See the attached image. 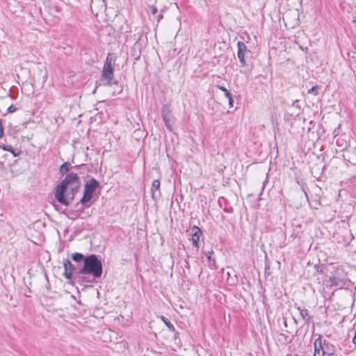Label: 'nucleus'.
Returning a JSON list of instances; mask_svg holds the SVG:
<instances>
[{"label": "nucleus", "mask_w": 356, "mask_h": 356, "mask_svg": "<svg viewBox=\"0 0 356 356\" xmlns=\"http://www.w3.org/2000/svg\"><path fill=\"white\" fill-rule=\"evenodd\" d=\"M300 13L298 9L290 10L285 13L284 20L285 24L291 28H294L299 24Z\"/></svg>", "instance_id": "obj_5"}, {"label": "nucleus", "mask_w": 356, "mask_h": 356, "mask_svg": "<svg viewBox=\"0 0 356 356\" xmlns=\"http://www.w3.org/2000/svg\"><path fill=\"white\" fill-rule=\"evenodd\" d=\"M163 120L165 123V125L167 127V128L170 130L172 129V123L171 120V116L170 115L165 116V115H163V117L162 118Z\"/></svg>", "instance_id": "obj_13"}, {"label": "nucleus", "mask_w": 356, "mask_h": 356, "mask_svg": "<svg viewBox=\"0 0 356 356\" xmlns=\"http://www.w3.org/2000/svg\"><path fill=\"white\" fill-rule=\"evenodd\" d=\"M115 68V60H113L112 55L109 53L107 55L106 61L104 65L102 74L101 77V81L104 85H109L113 78V72Z\"/></svg>", "instance_id": "obj_3"}, {"label": "nucleus", "mask_w": 356, "mask_h": 356, "mask_svg": "<svg viewBox=\"0 0 356 356\" xmlns=\"http://www.w3.org/2000/svg\"><path fill=\"white\" fill-rule=\"evenodd\" d=\"M98 186H99V182L95 179H90L85 184L84 190H83V195L80 201L81 203L85 207H90L89 202H90V200L92 199L93 193H94L95 191L97 189V188L98 187Z\"/></svg>", "instance_id": "obj_4"}, {"label": "nucleus", "mask_w": 356, "mask_h": 356, "mask_svg": "<svg viewBox=\"0 0 356 356\" xmlns=\"http://www.w3.org/2000/svg\"><path fill=\"white\" fill-rule=\"evenodd\" d=\"M162 17H163V16H162V15L159 16V19H158V20L159 21L161 19H162Z\"/></svg>", "instance_id": "obj_30"}, {"label": "nucleus", "mask_w": 356, "mask_h": 356, "mask_svg": "<svg viewBox=\"0 0 356 356\" xmlns=\"http://www.w3.org/2000/svg\"><path fill=\"white\" fill-rule=\"evenodd\" d=\"M237 47H238V52H237L238 58L240 62L241 63V64L243 65H245V52L247 51V47L243 42H238Z\"/></svg>", "instance_id": "obj_9"}, {"label": "nucleus", "mask_w": 356, "mask_h": 356, "mask_svg": "<svg viewBox=\"0 0 356 356\" xmlns=\"http://www.w3.org/2000/svg\"><path fill=\"white\" fill-rule=\"evenodd\" d=\"M161 319L162 321L165 323V324L168 327V328L171 330H174V326L167 319L165 318V317L163 316H161Z\"/></svg>", "instance_id": "obj_17"}, {"label": "nucleus", "mask_w": 356, "mask_h": 356, "mask_svg": "<svg viewBox=\"0 0 356 356\" xmlns=\"http://www.w3.org/2000/svg\"><path fill=\"white\" fill-rule=\"evenodd\" d=\"M201 234H202V231L198 227L193 226L191 228V240H192L193 245L196 248H199L198 244H199L200 237Z\"/></svg>", "instance_id": "obj_8"}, {"label": "nucleus", "mask_w": 356, "mask_h": 356, "mask_svg": "<svg viewBox=\"0 0 356 356\" xmlns=\"http://www.w3.org/2000/svg\"><path fill=\"white\" fill-rule=\"evenodd\" d=\"M69 168H70V163H64L63 164H62L60 165V172L63 174L65 173L69 170Z\"/></svg>", "instance_id": "obj_15"}, {"label": "nucleus", "mask_w": 356, "mask_h": 356, "mask_svg": "<svg viewBox=\"0 0 356 356\" xmlns=\"http://www.w3.org/2000/svg\"><path fill=\"white\" fill-rule=\"evenodd\" d=\"M149 8L152 15H155L157 12V8L155 6H149Z\"/></svg>", "instance_id": "obj_20"}, {"label": "nucleus", "mask_w": 356, "mask_h": 356, "mask_svg": "<svg viewBox=\"0 0 356 356\" xmlns=\"http://www.w3.org/2000/svg\"><path fill=\"white\" fill-rule=\"evenodd\" d=\"M218 88L222 90V92H224L225 93L227 92L228 91V90L225 88L224 86H218Z\"/></svg>", "instance_id": "obj_22"}, {"label": "nucleus", "mask_w": 356, "mask_h": 356, "mask_svg": "<svg viewBox=\"0 0 356 356\" xmlns=\"http://www.w3.org/2000/svg\"><path fill=\"white\" fill-rule=\"evenodd\" d=\"M314 356H325V341L323 342L319 337L314 341Z\"/></svg>", "instance_id": "obj_7"}, {"label": "nucleus", "mask_w": 356, "mask_h": 356, "mask_svg": "<svg viewBox=\"0 0 356 356\" xmlns=\"http://www.w3.org/2000/svg\"><path fill=\"white\" fill-rule=\"evenodd\" d=\"M3 149L6 150L7 145H1L0 146Z\"/></svg>", "instance_id": "obj_29"}, {"label": "nucleus", "mask_w": 356, "mask_h": 356, "mask_svg": "<svg viewBox=\"0 0 356 356\" xmlns=\"http://www.w3.org/2000/svg\"><path fill=\"white\" fill-rule=\"evenodd\" d=\"M211 252H209L208 253H206V256L207 257L208 259H211Z\"/></svg>", "instance_id": "obj_27"}, {"label": "nucleus", "mask_w": 356, "mask_h": 356, "mask_svg": "<svg viewBox=\"0 0 356 356\" xmlns=\"http://www.w3.org/2000/svg\"><path fill=\"white\" fill-rule=\"evenodd\" d=\"M127 318L126 319V321H124V318H125V316H122V314L120 315V317H118L117 318V320L118 321V322L122 324L123 326H127L129 325V318L130 317L129 314L127 313Z\"/></svg>", "instance_id": "obj_14"}, {"label": "nucleus", "mask_w": 356, "mask_h": 356, "mask_svg": "<svg viewBox=\"0 0 356 356\" xmlns=\"http://www.w3.org/2000/svg\"><path fill=\"white\" fill-rule=\"evenodd\" d=\"M225 95L228 99H229V98H232V94H231L229 91H227V92H225Z\"/></svg>", "instance_id": "obj_25"}, {"label": "nucleus", "mask_w": 356, "mask_h": 356, "mask_svg": "<svg viewBox=\"0 0 356 356\" xmlns=\"http://www.w3.org/2000/svg\"><path fill=\"white\" fill-rule=\"evenodd\" d=\"M309 93H312L314 95H317L318 94V87L317 86H313L309 90Z\"/></svg>", "instance_id": "obj_19"}, {"label": "nucleus", "mask_w": 356, "mask_h": 356, "mask_svg": "<svg viewBox=\"0 0 356 356\" xmlns=\"http://www.w3.org/2000/svg\"><path fill=\"white\" fill-rule=\"evenodd\" d=\"M15 111H16V108H15V106H13V105H11V106H10L8 108V111L9 113H13V112H15Z\"/></svg>", "instance_id": "obj_21"}, {"label": "nucleus", "mask_w": 356, "mask_h": 356, "mask_svg": "<svg viewBox=\"0 0 356 356\" xmlns=\"http://www.w3.org/2000/svg\"><path fill=\"white\" fill-rule=\"evenodd\" d=\"M300 316H302L303 318H305V316H307L308 313H302V312H300V313H298Z\"/></svg>", "instance_id": "obj_26"}, {"label": "nucleus", "mask_w": 356, "mask_h": 356, "mask_svg": "<svg viewBox=\"0 0 356 356\" xmlns=\"http://www.w3.org/2000/svg\"><path fill=\"white\" fill-rule=\"evenodd\" d=\"M161 114H162V118L163 117V115H165V116H168V115H170V111L167 106H163L161 110Z\"/></svg>", "instance_id": "obj_18"}, {"label": "nucleus", "mask_w": 356, "mask_h": 356, "mask_svg": "<svg viewBox=\"0 0 356 356\" xmlns=\"http://www.w3.org/2000/svg\"><path fill=\"white\" fill-rule=\"evenodd\" d=\"M72 258L76 261H79L83 259V255L81 253L76 252L72 255Z\"/></svg>", "instance_id": "obj_16"}, {"label": "nucleus", "mask_w": 356, "mask_h": 356, "mask_svg": "<svg viewBox=\"0 0 356 356\" xmlns=\"http://www.w3.org/2000/svg\"><path fill=\"white\" fill-rule=\"evenodd\" d=\"M228 100H229V107H230V108H232V107H233V106H234V100H233V98H232H232H229V99H228Z\"/></svg>", "instance_id": "obj_23"}, {"label": "nucleus", "mask_w": 356, "mask_h": 356, "mask_svg": "<svg viewBox=\"0 0 356 356\" xmlns=\"http://www.w3.org/2000/svg\"><path fill=\"white\" fill-rule=\"evenodd\" d=\"M80 273L92 275L95 278L101 277L102 274L101 261L95 254L86 257L83 260V266L80 270Z\"/></svg>", "instance_id": "obj_2"}, {"label": "nucleus", "mask_w": 356, "mask_h": 356, "mask_svg": "<svg viewBox=\"0 0 356 356\" xmlns=\"http://www.w3.org/2000/svg\"><path fill=\"white\" fill-rule=\"evenodd\" d=\"M324 284L327 287H339L341 288L345 285L344 282L339 276L338 270H337L333 275L329 276L324 281Z\"/></svg>", "instance_id": "obj_6"}, {"label": "nucleus", "mask_w": 356, "mask_h": 356, "mask_svg": "<svg viewBox=\"0 0 356 356\" xmlns=\"http://www.w3.org/2000/svg\"><path fill=\"white\" fill-rule=\"evenodd\" d=\"M160 188V181L159 179H154L152 183L151 187V193L152 196L154 197L155 195V192L158 191Z\"/></svg>", "instance_id": "obj_12"}, {"label": "nucleus", "mask_w": 356, "mask_h": 356, "mask_svg": "<svg viewBox=\"0 0 356 356\" xmlns=\"http://www.w3.org/2000/svg\"><path fill=\"white\" fill-rule=\"evenodd\" d=\"M325 341V356H337L336 355V348L334 345L330 343L328 341Z\"/></svg>", "instance_id": "obj_11"}, {"label": "nucleus", "mask_w": 356, "mask_h": 356, "mask_svg": "<svg viewBox=\"0 0 356 356\" xmlns=\"http://www.w3.org/2000/svg\"><path fill=\"white\" fill-rule=\"evenodd\" d=\"M6 151L10 152L13 153L15 156V154L14 153L11 146L7 145Z\"/></svg>", "instance_id": "obj_24"}, {"label": "nucleus", "mask_w": 356, "mask_h": 356, "mask_svg": "<svg viewBox=\"0 0 356 356\" xmlns=\"http://www.w3.org/2000/svg\"><path fill=\"white\" fill-rule=\"evenodd\" d=\"M64 273L63 275L67 279H70L73 271V266L69 260H65L63 262Z\"/></svg>", "instance_id": "obj_10"}, {"label": "nucleus", "mask_w": 356, "mask_h": 356, "mask_svg": "<svg viewBox=\"0 0 356 356\" xmlns=\"http://www.w3.org/2000/svg\"><path fill=\"white\" fill-rule=\"evenodd\" d=\"M80 186L81 181L76 174L70 172L57 186L55 197L60 204L67 206L72 201Z\"/></svg>", "instance_id": "obj_1"}, {"label": "nucleus", "mask_w": 356, "mask_h": 356, "mask_svg": "<svg viewBox=\"0 0 356 356\" xmlns=\"http://www.w3.org/2000/svg\"><path fill=\"white\" fill-rule=\"evenodd\" d=\"M353 343L356 344V333H355V335L354 336V337L353 339Z\"/></svg>", "instance_id": "obj_28"}]
</instances>
